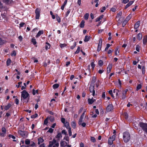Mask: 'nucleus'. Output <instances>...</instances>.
<instances>
[{
	"mask_svg": "<svg viewBox=\"0 0 147 147\" xmlns=\"http://www.w3.org/2000/svg\"><path fill=\"white\" fill-rule=\"evenodd\" d=\"M123 138L124 141L125 143L127 142L130 139V135L128 132H124L123 134Z\"/></svg>",
	"mask_w": 147,
	"mask_h": 147,
	"instance_id": "nucleus-1",
	"label": "nucleus"
},
{
	"mask_svg": "<svg viewBox=\"0 0 147 147\" xmlns=\"http://www.w3.org/2000/svg\"><path fill=\"white\" fill-rule=\"evenodd\" d=\"M59 143L57 142L55 139H53L52 141L49 142V145L48 147H58L59 146Z\"/></svg>",
	"mask_w": 147,
	"mask_h": 147,
	"instance_id": "nucleus-2",
	"label": "nucleus"
},
{
	"mask_svg": "<svg viewBox=\"0 0 147 147\" xmlns=\"http://www.w3.org/2000/svg\"><path fill=\"white\" fill-rule=\"evenodd\" d=\"M21 100H22L23 99L26 98L28 97L29 95V94L26 92V90H24L22 92Z\"/></svg>",
	"mask_w": 147,
	"mask_h": 147,
	"instance_id": "nucleus-3",
	"label": "nucleus"
},
{
	"mask_svg": "<svg viewBox=\"0 0 147 147\" xmlns=\"http://www.w3.org/2000/svg\"><path fill=\"white\" fill-rule=\"evenodd\" d=\"M140 127L147 133V124L142 122H140Z\"/></svg>",
	"mask_w": 147,
	"mask_h": 147,
	"instance_id": "nucleus-4",
	"label": "nucleus"
},
{
	"mask_svg": "<svg viewBox=\"0 0 147 147\" xmlns=\"http://www.w3.org/2000/svg\"><path fill=\"white\" fill-rule=\"evenodd\" d=\"M89 90L90 92L92 93V95L93 96H94L95 94L94 84H90V86L89 87Z\"/></svg>",
	"mask_w": 147,
	"mask_h": 147,
	"instance_id": "nucleus-5",
	"label": "nucleus"
},
{
	"mask_svg": "<svg viewBox=\"0 0 147 147\" xmlns=\"http://www.w3.org/2000/svg\"><path fill=\"white\" fill-rule=\"evenodd\" d=\"M18 132L19 134L22 137L24 138L26 137L28 135V132L25 131L19 130L18 131Z\"/></svg>",
	"mask_w": 147,
	"mask_h": 147,
	"instance_id": "nucleus-6",
	"label": "nucleus"
},
{
	"mask_svg": "<svg viewBox=\"0 0 147 147\" xmlns=\"http://www.w3.org/2000/svg\"><path fill=\"white\" fill-rule=\"evenodd\" d=\"M115 135L111 137L108 140V142L109 144L112 145L113 143V141L115 140Z\"/></svg>",
	"mask_w": 147,
	"mask_h": 147,
	"instance_id": "nucleus-7",
	"label": "nucleus"
},
{
	"mask_svg": "<svg viewBox=\"0 0 147 147\" xmlns=\"http://www.w3.org/2000/svg\"><path fill=\"white\" fill-rule=\"evenodd\" d=\"M35 13L36 14V19H38L40 16V11L38 9H36L35 10Z\"/></svg>",
	"mask_w": 147,
	"mask_h": 147,
	"instance_id": "nucleus-8",
	"label": "nucleus"
},
{
	"mask_svg": "<svg viewBox=\"0 0 147 147\" xmlns=\"http://www.w3.org/2000/svg\"><path fill=\"white\" fill-rule=\"evenodd\" d=\"M128 91V89H126L125 90H123L122 92V95L121 96L122 99H125L126 97V94L127 92Z\"/></svg>",
	"mask_w": 147,
	"mask_h": 147,
	"instance_id": "nucleus-9",
	"label": "nucleus"
},
{
	"mask_svg": "<svg viewBox=\"0 0 147 147\" xmlns=\"http://www.w3.org/2000/svg\"><path fill=\"white\" fill-rule=\"evenodd\" d=\"M113 109V106L112 104L109 105L107 107L106 110L107 111L110 112Z\"/></svg>",
	"mask_w": 147,
	"mask_h": 147,
	"instance_id": "nucleus-10",
	"label": "nucleus"
},
{
	"mask_svg": "<svg viewBox=\"0 0 147 147\" xmlns=\"http://www.w3.org/2000/svg\"><path fill=\"white\" fill-rule=\"evenodd\" d=\"M113 91L114 93H115L117 97H119V94L121 93V91L116 89H114Z\"/></svg>",
	"mask_w": 147,
	"mask_h": 147,
	"instance_id": "nucleus-11",
	"label": "nucleus"
},
{
	"mask_svg": "<svg viewBox=\"0 0 147 147\" xmlns=\"http://www.w3.org/2000/svg\"><path fill=\"white\" fill-rule=\"evenodd\" d=\"M1 130L3 133L0 134V135L2 136H4L6 132V130L5 128L4 127H3L2 128Z\"/></svg>",
	"mask_w": 147,
	"mask_h": 147,
	"instance_id": "nucleus-12",
	"label": "nucleus"
},
{
	"mask_svg": "<svg viewBox=\"0 0 147 147\" xmlns=\"http://www.w3.org/2000/svg\"><path fill=\"white\" fill-rule=\"evenodd\" d=\"M96 99H93V98H89L88 99V104H92L95 101Z\"/></svg>",
	"mask_w": 147,
	"mask_h": 147,
	"instance_id": "nucleus-13",
	"label": "nucleus"
},
{
	"mask_svg": "<svg viewBox=\"0 0 147 147\" xmlns=\"http://www.w3.org/2000/svg\"><path fill=\"white\" fill-rule=\"evenodd\" d=\"M112 67V65L111 64H110L108 65L107 68V72L108 73H109L111 71Z\"/></svg>",
	"mask_w": 147,
	"mask_h": 147,
	"instance_id": "nucleus-14",
	"label": "nucleus"
},
{
	"mask_svg": "<svg viewBox=\"0 0 147 147\" xmlns=\"http://www.w3.org/2000/svg\"><path fill=\"white\" fill-rule=\"evenodd\" d=\"M142 36L141 33H140L137 35V38L139 40H140L142 38Z\"/></svg>",
	"mask_w": 147,
	"mask_h": 147,
	"instance_id": "nucleus-15",
	"label": "nucleus"
},
{
	"mask_svg": "<svg viewBox=\"0 0 147 147\" xmlns=\"http://www.w3.org/2000/svg\"><path fill=\"white\" fill-rule=\"evenodd\" d=\"M133 2L134 1H129V3L126 5L125 7V9H127L132 4Z\"/></svg>",
	"mask_w": 147,
	"mask_h": 147,
	"instance_id": "nucleus-16",
	"label": "nucleus"
},
{
	"mask_svg": "<svg viewBox=\"0 0 147 147\" xmlns=\"http://www.w3.org/2000/svg\"><path fill=\"white\" fill-rule=\"evenodd\" d=\"M91 38L90 36H86L84 39V41L85 42H87Z\"/></svg>",
	"mask_w": 147,
	"mask_h": 147,
	"instance_id": "nucleus-17",
	"label": "nucleus"
},
{
	"mask_svg": "<svg viewBox=\"0 0 147 147\" xmlns=\"http://www.w3.org/2000/svg\"><path fill=\"white\" fill-rule=\"evenodd\" d=\"M43 31L42 30L39 31L36 36V37H38L41 34L43 33Z\"/></svg>",
	"mask_w": 147,
	"mask_h": 147,
	"instance_id": "nucleus-18",
	"label": "nucleus"
},
{
	"mask_svg": "<svg viewBox=\"0 0 147 147\" xmlns=\"http://www.w3.org/2000/svg\"><path fill=\"white\" fill-rule=\"evenodd\" d=\"M140 21H138L136 23L134 26L135 29H136L139 27L140 26Z\"/></svg>",
	"mask_w": 147,
	"mask_h": 147,
	"instance_id": "nucleus-19",
	"label": "nucleus"
},
{
	"mask_svg": "<svg viewBox=\"0 0 147 147\" xmlns=\"http://www.w3.org/2000/svg\"><path fill=\"white\" fill-rule=\"evenodd\" d=\"M143 42L144 45L146 44V43L147 42V36H145L144 37Z\"/></svg>",
	"mask_w": 147,
	"mask_h": 147,
	"instance_id": "nucleus-20",
	"label": "nucleus"
},
{
	"mask_svg": "<svg viewBox=\"0 0 147 147\" xmlns=\"http://www.w3.org/2000/svg\"><path fill=\"white\" fill-rule=\"evenodd\" d=\"M103 16H104L103 15L100 16L96 19V22H97L100 21V20L102 18Z\"/></svg>",
	"mask_w": 147,
	"mask_h": 147,
	"instance_id": "nucleus-21",
	"label": "nucleus"
},
{
	"mask_svg": "<svg viewBox=\"0 0 147 147\" xmlns=\"http://www.w3.org/2000/svg\"><path fill=\"white\" fill-rule=\"evenodd\" d=\"M11 106V105L10 103H8L7 105L5 106L4 107V109H5V110H7Z\"/></svg>",
	"mask_w": 147,
	"mask_h": 147,
	"instance_id": "nucleus-22",
	"label": "nucleus"
},
{
	"mask_svg": "<svg viewBox=\"0 0 147 147\" xmlns=\"http://www.w3.org/2000/svg\"><path fill=\"white\" fill-rule=\"evenodd\" d=\"M96 78L95 76H94L92 78L90 84H94V83L96 81Z\"/></svg>",
	"mask_w": 147,
	"mask_h": 147,
	"instance_id": "nucleus-23",
	"label": "nucleus"
},
{
	"mask_svg": "<svg viewBox=\"0 0 147 147\" xmlns=\"http://www.w3.org/2000/svg\"><path fill=\"white\" fill-rule=\"evenodd\" d=\"M84 21L82 20L80 24V27L82 28H83L84 25Z\"/></svg>",
	"mask_w": 147,
	"mask_h": 147,
	"instance_id": "nucleus-24",
	"label": "nucleus"
},
{
	"mask_svg": "<svg viewBox=\"0 0 147 147\" xmlns=\"http://www.w3.org/2000/svg\"><path fill=\"white\" fill-rule=\"evenodd\" d=\"M71 126L72 127L74 128H75L76 127V123L75 121H73L71 122Z\"/></svg>",
	"mask_w": 147,
	"mask_h": 147,
	"instance_id": "nucleus-25",
	"label": "nucleus"
},
{
	"mask_svg": "<svg viewBox=\"0 0 147 147\" xmlns=\"http://www.w3.org/2000/svg\"><path fill=\"white\" fill-rule=\"evenodd\" d=\"M64 124L65 126L67 129H69V127H69V123L68 122H66L64 123Z\"/></svg>",
	"mask_w": 147,
	"mask_h": 147,
	"instance_id": "nucleus-26",
	"label": "nucleus"
},
{
	"mask_svg": "<svg viewBox=\"0 0 147 147\" xmlns=\"http://www.w3.org/2000/svg\"><path fill=\"white\" fill-rule=\"evenodd\" d=\"M83 117L80 116L78 122V124L79 125H81V123L83 121Z\"/></svg>",
	"mask_w": 147,
	"mask_h": 147,
	"instance_id": "nucleus-27",
	"label": "nucleus"
},
{
	"mask_svg": "<svg viewBox=\"0 0 147 147\" xmlns=\"http://www.w3.org/2000/svg\"><path fill=\"white\" fill-rule=\"evenodd\" d=\"M59 86V85L58 84H56L53 85V88L54 89H56Z\"/></svg>",
	"mask_w": 147,
	"mask_h": 147,
	"instance_id": "nucleus-28",
	"label": "nucleus"
},
{
	"mask_svg": "<svg viewBox=\"0 0 147 147\" xmlns=\"http://www.w3.org/2000/svg\"><path fill=\"white\" fill-rule=\"evenodd\" d=\"M131 15H129L125 19V20L126 22H127L130 19L131 17Z\"/></svg>",
	"mask_w": 147,
	"mask_h": 147,
	"instance_id": "nucleus-29",
	"label": "nucleus"
},
{
	"mask_svg": "<svg viewBox=\"0 0 147 147\" xmlns=\"http://www.w3.org/2000/svg\"><path fill=\"white\" fill-rule=\"evenodd\" d=\"M89 16V14L88 13H86L84 15V18L85 20H87Z\"/></svg>",
	"mask_w": 147,
	"mask_h": 147,
	"instance_id": "nucleus-30",
	"label": "nucleus"
},
{
	"mask_svg": "<svg viewBox=\"0 0 147 147\" xmlns=\"http://www.w3.org/2000/svg\"><path fill=\"white\" fill-rule=\"evenodd\" d=\"M103 62L102 60H100L98 61V64L99 65L101 66L103 65Z\"/></svg>",
	"mask_w": 147,
	"mask_h": 147,
	"instance_id": "nucleus-31",
	"label": "nucleus"
},
{
	"mask_svg": "<svg viewBox=\"0 0 147 147\" xmlns=\"http://www.w3.org/2000/svg\"><path fill=\"white\" fill-rule=\"evenodd\" d=\"M68 129V131L69 133V136H71L72 135V133L71 131V127H69Z\"/></svg>",
	"mask_w": 147,
	"mask_h": 147,
	"instance_id": "nucleus-32",
	"label": "nucleus"
},
{
	"mask_svg": "<svg viewBox=\"0 0 147 147\" xmlns=\"http://www.w3.org/2000/svg\"><path fill=\"white\" fill-rule=\"evenodd\" d=\"M11 62V60L10 59H8L6 62L7 65V66H9L10 65Z\"/></svg>",
	"mask_w": 147,
	"mask_h": 147,
	"instance_id": "nucleus-33",
	"label": "nucleus"
},
{
	"mask_svg": "<svg viewBox=\"0 0 147 147\" xmlns=\"http://www.w3.org/2000/svg\"><path fill=\"white\" fill-rule=\"evenodd\" d=\"M25 144L26 145H29L30 143V141L28 139H26L25 141Z\"/></svg>",
	"mask_w": 147,
	"mask_h": 147,
	"instance_id": "nucleus-34",
	"label": "nucleus"
},
{
	"mask_svg": "<svg viewBox=\"0 0 147 147\" xmlns=\"http://www.w3.org/2000/svg\"><path fill=\"white\" fill-rule=\"evenodd\" d=\"M62 137L61 134V133H59L56 136V138H59L60 137Z\"/></svg>",
	"mask_w": 147,
	"mask_h": 147,
	"instance_id": "nucleus-35",
	"label": "nucleus"
},
{
	"mask_svg": "<svg viewBox=\"0 0 147 147\" xmlns=\"http://www.w3.org/2000/svg\"><path fill=\"white\" fill-rule=\"evenodd\" d=\"M76 42H74V45H73L71 46L70 47V48L71 49H73L76 46Z\"/></svg>",
	"mask_w": 147,
	"mask_h": 147,
	"instance_id": "nucleus-36",
	"label": "nucleus"
},
{
	"mask_svg": "<svg viewBox=\"0 0 147 147\" xmlns=\"http://www.w3.org/2000/svg\"><path fill=\"white\" fill-rule=\"evenodd\" d=\"M102 45L98 44L97 51L98 52L101 49Z\"/></svg>",
	"mask_w": 147,
	"mask_h": 147,
	"instance_id": "nucleus-37",
	"label": "nucleus"
},
{
	"mask_svg": "<svg viewBox=\"0 0 147 147\" xmlns=\"http://www.w3.org/2000/svg\"><path fill=\"white\" fill-rule=\"evenodd\" d=\"M46 44L48 45V46L47 45H46L45 46V49L46 50H47L48 49H49V48L50 47V45L49 44L48 42H46Z\"/></svg>",
	"mask_w": 147,
	"mask_h": 147,
	"instance_id": "nucleus-38",
	"label": "nucleus"
},
{
	"mask_svg": "<svg viewBox=\"0 0 147 147\" xmlns=\"http://www.w3.org/2000/svg\"><path fill=\"white\" fill-rule=\"evenodd\" d=\"M119 53V51H118V47H117L116 49L115 54L116 55H117Z\"/></svg>",
	"mask_w": 147,
	"mask_h": 147,
	"instance_id": "nucleus-39",
	"label": "nucleus"
},
{
	"mask_svg": "<svg viewBox=\"0 0 147 147\" xmlns=\"http://www.w3.org/2000/svg\"><path fill=\"white\" fill-rule=\"evenodd\" d=\"M123 115L125 118L126 119H127L128 117V115L127 113H124Z\"/></svg>",
	"mask_w": 147,
	"mask_h": 147,
	"instance_id": "nucleus-40",
	"label": "nucleus"
},
{
	"mask_svg": "<svg viewBox=\"0 0 147 147\" xmlns=\"http://www.w3.org/2000/svg\"><path fill=\"white\" fill-rule=\"evenodd\" d=\"M60 46L61 48H62L64 47H66L67 46V45L65 44H61Z\"/></svg>",
	"mask_w": 147,
	"mask_h": 147,
	"instance_id": "nucleus-41",
	"label": "nucleus"
},
{
	"mask_svg": "<svg viewBox=\"0 0 147 147\" xmlns=\"http://www.w3.org/2000/svg\"><path fill=\"white\" fill-rule=\"evenodd\" d=\"M56 18L58 22L60 23L61 22L60 18L57 15L56 16Z\"/></svg>",
	"mask_w": 147,
	"mask_h": 147,
	"instance_id": "nucleus-42",
	"label": "nucleus"
},
{
	"mask_svg": "<svg viewBox=\"0 0 147 147\" xmlns=\"http://www.w3.org/2000/svg\"><path fill=\"white\" fill-rule=\"evenodd\" d=\"M38 90H35L34 89L33 90L32 94L34 95H35L36 94V93H38Z\"/></svg>",
	"mask_w": 147,
	"mask_h": 147,
	"instance_id": "nucleus-43",
	"label": "nucleus"
},
{
	"mask_svg": "<svg viewBox=\"0 0 147 147\" xmlns=\"http://www.w3.org/2000/svg\"><path fill=\"white\" fill-rule=\"evenodd\" d=\"M32 42L33 43V44L35 45L36 44V40L34 38H32Z\"/></svg>",
	"mask_w": 147,
	"mask_h": 147,
	"instance_id": "nucleus-44",
	"label": "nucleus"
},
{
	"mask_svg": "<svg viewBox=\"0 0 147 147\" xmlns=\"http://www.w3.org/2000/svg\"><path fill=\"white\" fill-rule=\"evenodd\" d=\"M111 45H110L109 44H107V47H106V48H105V51H106L108 49L109 47L110 46H111Z\"/></svg>",
	"mask_w": 147,
	"mask_h": 147,
	"instance_id": "nucleus-45",
	"label": "nucleus"
},
{
	"mask_svg": "<svg viewBox=\"0 0 147 147\" xmlns=\"http://www.w3.org/2000/svg\"><path fill=\"white\" fill-rule=\"evenodd\" d=\"M142 85L141 84H139L137 87V90H138L141 88L142 87Z\"/></svg>",
	"mask_w": 147,
	"mask_h": 147,
	"instance_id": "nucleus-46",
	"label": "nucleus"
},
{
	"mask_svg": "<svg viewBox=\"0 0 147 147\" xmlns=\"http://www.w3.org/2000/svg\"><path fill=\"white\" fill-rule=\"evenodd\" d=\"M38 116V114L36 113L34 115H33L31 116V117L32 118H34L37 117Z\"/></svg>",
	"mask_w": 147,
	"mask_h": 147,
	"instance_id": "nucleus-47",
	"label": "nucleus"
},
{
	"mask_svg": "<svg viewBox=\"0 0 147 147\" xmlns=\"http://www.w3.org/2000/svg\"><path fill=\"white\" fill-rule=\"evenodd\" d=\"M112 92H112V90H110L109 91V93L111 95V96L112 97H113V98H114V96Z\"/></svg>",
	"mask_w": 147,
	"mask_h": 147,
	"instance_id": "nucleus-48",
	"label": "nucleus"
},
{
	"mask_svg": "<svg viewBox=\"0 0 147 147\" xmlns=\"http://www.w3.org/2000/svg\"><path fill=\"white\" fill-rule=\"evenodd\" d=\"M122 15L121 12H120L119 13L117 14V17L118 18H120L121 17Z\"/></svg>",
	"mask_w": 147,
	"mask_h": 147,
	"instance_id": "nucleus-49",
	"label": "nucleus"
},
{
	"mask_svg": "<svg viewBox=\"0 0 147 147\" xmlns=\"http://www.w3.org/2000/svg\"><path fill=\"white\" fill-rule=\"evenodd\" d=\"M91 140L92 142H96V139L94 137H91Z\"/></svg>",
	"mask_w": 147,
	"mask_h": 147,
	"instance_id": "nucleus-50",
	"label": "nucleus"
},
{
	"mask_svg": "<svg viewBox=\"0 0 147 147\" xmlns=\"http://www.w3.org/2000/svg\"><path fill=\"white\" fill-rule=\"evenodd\" d=\"M4 43V41L0 38V45H2Z\"/></svg>",
	"mask_w": 147,
	"mask_h": 147,
	"instance_id": "nucleus-51",
	"label": "nucleus"
},
{
	"mask_svg": "<svg viewBox=\"0 0 147 147\" xmlns=\"http://www.w3.org/2000/svg\"><path fill=\"white\" fill-rule=\"evenodd\" d=\"M16 54V52L15 51H12V53H11V55L12 56H15Z\"/></svg>",
	"mask_w": 147,
	"mask_h": 147,
	"instance_id": "nucleus-52",
	"label": "nucleus"
},
{
	"mask_svg": "<svg viewBox=\"0 0 147 147\" xmlns=\"http://www.w3.org/2000/svg\"><path fill=\"white\" fill-rule=\"evenodd\" d=\"M145 68L144 66H143L142 67V73L143 74H145Z\"/></svg>",
	"mask_w": 147,
	"mask_h": 147,
	"instance_id": "nucleus-53",
	"label": "nucleus"
},
{
	"mask_svg": "<svg viewBox=\"0 0 147 147\" xmlns=\"http://www.w3.org/2000/svg\"><path fill=\"white\" fill-rule=\"evenodd\" d=\"M140 47L139 45H137L136 47V50L137 51L139 52L140 50Z\"/></svg>",
	"mask_w": 147,
	"mask_h": 147,
	"instance_id": "nucleus-54",
	"label": "nucleus"
},
{
	"mask_svg": "<svg viewBox=\"0 0 147 147\" xmlns=\"http://www.w3.org/2000/svg\"><path fill=\"white\" fill-rule=\"evenodd\" d=\"M9 137L10 138H11L13 139H14L16 138L14 136L12 135L11 134H9Z\"/></svg>",
	"mask_w": 147,
	"mask_h": 147,
	"instance_id": "nucleus-55",
	"label": "nucleus"
},
{
	"mask_svg": "<svg viewBox=\"0 0 147 147\" xmlns=\"http://www.w3.org/2000/svg\"><path fill=\"white\" fill-rule=\"evenodd\" d=\"M48 123V119L46 118L45 119L44 121V124L45 125H47Z\"/></svg>",
	"mask_w": 147,
	"mask_h": 147,
	"instance_id": "nucleus-56",
	"label": "nucleus"
},
{
	"mask_svg": "<svg viewBox=\"0 0 147 147\" xmlns=\"http://www.w3.org/2000/svg\"><path fill=\"white\" fill-rule=\"evenodd\" d=\"M64 145V142L63 141H61L60 142V146H63Z\"/></svg>",
	"mask_w": 147,
	"mask_h": 147,
	"instance_id": "nucleus-57",
	"label": "nucleus"
},
{
	"mask_svg": "<svg viewBox=\"0 0 147 147\" xmlns=\"http://www.w3.org/2000/svg\"><path fill=\"white\" fill-rule=\"evenodd\" d=\"M61 132L62 134H63L65 135H67V132H66L65 130L64 129V130H62Z\"/></svg>",
	"mask_w": 147,
	"mask_h": 147,
	"instance_id": "nucleus-58",
	"label": "nucleus"
},
{
	"mask_svg": "<svg viewBox=\"0 0 147 147\" xmlns=\"http://www.w3.org/2000/svg\"><path fill=\"white\" fill-rule=\"evenodd\" d=\"M104 71V70L103 69H100L98 71V72L100 74H101Z\"/></svg>",
	"mask_w": 147,
	"mask_h": 147,
	"instance_id": "nucleus-59",
	"label": "nucleus"
},
{
	"mask_svg": "<svg viewBox=\"0 0 147 147\" xmlns=\"http://www.w3.org/2000/svg\"><path fill=\"white\" fill-rule=\"evenodd\" d=\"M106 9V7H103L102 8V9H101L100 11V12H103Z\"/></svg>",
	"mask_w": 147,
	"mask_h": 147,
	"instance_id": "nucleus-60",
	"label": "nucleus"
},
{
	"mask_svg": "<svg viewBox=\"0 0 147 147\" xmlns=\"http://www.w3.org/2000/svg\"><path fill=\"white\" fill-rule=\"evenodd\" d=\"M53 129H52L50 128H49V130L47 131V132H49L51 133H52L53 132Z\"/></svg>",
	"mask_w": 147,
	"mask_h": 147,
	"instance_id": "nucleus-61",
	"label": "nucleus"
},
{
	"mask_svg": "<svg viewBox=\"0 0 147 147\" xmlns=\"http://www.w3.org/2000/svg\"><path fill=\"white\" fill-rule=\"evenodd\" d=\"M38 141L41 143H42L43 142L44 140L42 138H40L38 139Z\"/></svg>",
	"mask_w": 147,
	"mask_h": 147,
	"instance_id": "nucleus-62",
	"label": "nucleus"
},
{
	"mask_svg": "<svg viewBox=\"0 0 147 147\" xmlns=\"http://www.w3.org/2000/svg\"><path fill=\"white\" fill-rule=\"evenodd\" d=\"M91 66L92 68L93 69L95 66V64L93 62H92L91 63Z\"/></svg>",
	"mask_w": 147,
	"mask_h": 147,
	"instance_id": "nucleus-63",
	"label": "nucleus"
},
{
	"mask_svg": "<svg viewBox=\"0 0 147 147\" xmlns=\"http://www.w3.org/2000/svg\"><path fill=\"white\" fill-rule=\"evenodd\" d=\"M15 102L16 104L18 105L19 104V100L18 98H16L15 99Z\"/></svg>",
	"mask_w": 147,
	"mask_h": 147,
	"instance_id": "nucleus-64",
	"label": "nucleus"
}]
</instances>
